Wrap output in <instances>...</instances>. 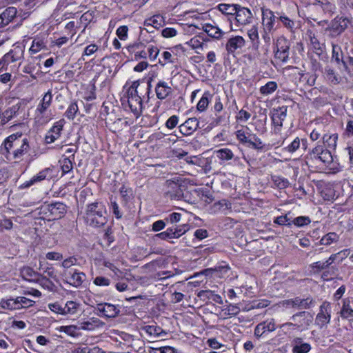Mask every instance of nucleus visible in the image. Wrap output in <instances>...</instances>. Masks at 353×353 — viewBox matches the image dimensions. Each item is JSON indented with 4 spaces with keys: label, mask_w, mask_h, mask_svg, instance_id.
Here are the masks:
<instances>
[{
    "label": "nucleus",
    "mask_w": 353,
    "mask_h": 353,
    "mask_svg": "<svg viewBox=\"0 0 353 353\" xmlns=\"http://www.w3.org/2000/svg\"><path fill=\"white\" fill-rule=\"evenodd\" d=\"M21 132L10 135L4 141V146L1 148L3 154H12L14 159H20L28 152L30 145L26 138H22Z\"/></svg>",
    "instance_id": "f257e3e1"
},
{
    "label": "nucleus",
    "mask_w": 353,
    "mask_h": 353,
    "mask_svg": "<svg viewBox=\"0 0 353 353\" xmlns=\"http://www.w3.org/2000/svg\"><path fill=\"white\" fill-rule=\"evenodd\" d=\"M106 209L101 202H94L87 205L85 220L92 227L99 228L107 223Z\"/></svg>",
    "instance_id": "f03ea898"
},
{
    "label": "nucleus",
    "mask_w": 353,
    "mask_h": 353,
    "mask_svg": "<svg viewBox=\"0 0 353 353\" xmlns=\"http://www.w3.org/2000/svg\"><path fill=\"white\" fill-rule=\"evenodd\" d=\"M305 161L309 166L319 163L330 165L333 162V157L330 150L325 149L322 145L318 143L307 154Z\"/></svg>",
    "instance_id": "7ed1b4c3"
},
{
    "label": "nucleus",
    "mask_w": 353,
    "mask_h": 353,
    "mask_svg": "<svg viewBox=\"0 0 353 353\" xmlns=\"http://www.w3.org/2000/svg\"><path fill=\"white\" fill-rule=\"evenodd\" d=\"M290 319L292 322L283 323L280 325V327L283 330H289L292 327L293 330H303L306 329L312 321V316L305 311L293 314Z\"/></svg>",
    "instance_id": "20e7f679"
},
{
    "label": "nucleus",
    "mask_w": 353,
    "mask_h": 353,
    "mask_svg": "<svg viewBox=\"0 0 353 353\" xmlns=\"http://www.w3.org/2000/svg\"><path fill=\"white\" fill-rule=\"evenodd\" d=\"M236 137L237 140L246 147L261 151L265 149V145L254 134L247 133L243 130H239L236 132Z\"/></svg>",
    "instance_id": "39448f33"
},
{
    "label": "nucleus",
    "mask_w": 353,
    "mask_h": 353,
    "mask_svg": "<svg viewBox=\"0 0 353 353\" xmlns=\"http://www.w3.org/2000/svg\"><path fill=\"white\" fill-rule=\"evenodd\" d=\"M349 23L350 20L347 17L336 16L330 21L325 31L328 32L330 38H336L347 28Z\"/></svg>",
    "instance_id": "423d86ee"
},
{
    "label": "nucleus",
    "mask_w": 353,
    "mask_h": 353,
    "mask_svg": "<svg viewBox=\"0 0 353 353\" xmlns=\"http://www.w3.org/2000/svg\"><path fill=\"white\" fill-rule=\"evenodd\" d=\"M315 300L311 296H307L305 298L296 296L293 299H289L283 301V306L287 308H293L301 310L309 309L314 305Z\"/></svg>",
    "instance_id": "0eeeda50"
},
{
    "label": "nucleus",
    "mask_w": 353,
    "mask_h": 353,
    "mask_svg": "<svg viewBox=\"0 0 353 353\" xmlns=\"http://www.w3.org/2000/svg\"><path fill=\"white\" fill-rule=\"evenodd\" d=\"M164 194L171 200H180L183 196L182 185L179 181L167 180L164 185Z\"/></svg>",
    "instance_id": "6e6552de"
},
{
    "label": "nucleus",
    "mask_w": 353,
    "mask_h": 353,
    "mask_svg": "<svg viewBox=\"0 0 353 353\" xmlns=\"http://www.w3.org/2000/svg\"><path fill=\"white\" fill-rule=\"evenodd\" d=\"M331 307L328 302H323L320 306L319 312L317 314L315 323L320 327L323 328L327 325L331 319Z\"/></svg>",
    "instance_id": "1a4fd4ad"
},
{
    "label": "nucleus",
    "mask_w": 353,
    "mask_h": 353,
    "mask_svg": "<svg viewBox=\"0 0 353 353\" xmlns=\"http://www.w3.org/2000/svg\"><path fill=\"white\" fill-rule=\"evenodd\" d=\"M63 276L67 279L70 285L78 288L81 285L85 279V274L76 269L65 270Z\"/></svg>",
    "instance_id": "9d476101"
},
{
    "label": "nucleus",
    "mask_w": 353,
    "mask_h": 353,
    "mask_svg": "<svg viewBox=\"0 0 353 353\" xmlns=\"http://www.w3.org/2000/svg\"><path fill=\"white\" fill-rule=\"evenodd\" d=\"M253 14L250 9L239 5L234 19L239 25L245 26L252 21Z\"/></svg>",
    "instance_id": "9b49d317"
},
{
    "label": "nucleus",
    "mask_w": 353,
    "mask_h": 353,
    "mask_svg": "<svg viewBox=\"0 0 353 353\" xmlns=\"http://www.w3.org/2000/svg\"><path fill=\"white\" fill-rule=\"evenodd\" d=\"M290 45L285 39L278 40L276 43V51L274 57L281 61L285 63L288 61L290 54Z\"/></svg>",
    "instance_id": "f8f14e48"
},
{
    "label": "nucleus",
    "mask_w": 353,
    "mask_h": 353,
    "mask_svg": "<svg viewBox=\"0 0 353 353\" xmlns=\"http://www.w3.org/2000/svg\"><path fill=\"white\" fill-rule=\"evenodd\" d=\"M63 128V120L56 122L54 125L48 131L45 141L46 143H54L60 137Z\"/></svg>",
    "instance_id": "ddd939ff"
},
{
    "label": "nucleus",
    "mask_w": 353,
    "mask_h": 353,
    "mask_svg": "<svg viewBox=\"0 0 353 353\" xmlns=\"http://www.w3.org/2000/svg\"><path fill=\"white\" fill-rule=\"evenodd\" d=\"M97 309L106 318H114L120 312V309L118 306L108 303L97 304Z\"/></svg>",
    "instance_id": "4468645a"
},
{
    "label": "nucleus",
    "mask_w": 353,
    "mask_h": 353,
    "mask_svg": "<svg viewBox=\"0 0 353 353\" xmlns=\"http://www.w3.org/2000/svg\"><path fill=\"white\" fill-rule=\"evenodd\" d=\"M275 329L276 324L274 320L273 319L270 320H266L263 322L259 323L256 326L254 329V336L259 339L267 332H271L274 331Z\"/></svg>",
    "instance_id": "2eb2a0df"
},
{
    "label": "nucleus",
    "mask_w": 353,
    "mask_h": 353,
    "mask_svg": "<svg viewBox=\"0 0 353 353\" xmlns=\"http://www.w3.org/2000/svg\"><path fill=\"white\" fill-rule=\"evenodd\" d=\"M274 12L268 8H262V23L264 26V30L268 32H272L274 29L276 19H278Z\"/></svg>",
    "instance_id": "dca6fc26"
},
{
    "label": "nucleus",
    "mask_w": 353,
    "mask_h": 353,
    "mask_svg": "<svg viewBox=\"0 0 353 353\" xmlns=\"http://www.w3.org/2000/svg\"><path fill=\"white\" fill-rule=\"evenodd\" d=\"M332 61H334L336 63L339 65V68L340 66L342 65L344 70L348 71L349 68L347 62L345 61L343 59V54L341 46H339L338 44L332 43Z\"/></svg>",
    "instance_id": "f3484780"
},
{
    "label": "nucleus",
    "mask_w": 353,
    "mask_h": 353,
    "mask_svg": "<svg viewBox=\"0 0 353 353\" xmlns=\"http://www.w3.org/2000/svg\"><path fill=\"white\" fill-rule=\"evenodd\" d=\"M199 122L196 118H189L179 125V131L184 136L191 135L199 128Z\"/></svg>",
    "instance_id": "a211bd4d"
},
{
    "label": "nucleus",
    "mask_w": 353,
    "mask_h": 353,
    "mask_svg": "<svg viewBox=\"0 0 353 353\" xmlns=\"http://www.w3.org/2000/svg\"><path fill=\"white\" fill-rule=\"evenodd\" d=\"M154 90L157 99L160 100L165 99L173 92V89L164 81H159Z\"/></svg>",
    "instance_id": "6ab92c4d"
},
{
    "label": "nucleus",
    "mask_w": 353,
    "mask_h": 353,
    "mask_svg": "<svg viewBox=\"0 0 353 353\" xmlns=\"http://www.w3.org/2000/svg\"><path fill=\"white\" fill-rule=\"evenodd\" d=\"M287 106H281L277 108H274L271 115V119L274 125L282 127L283 122L287 117Z\"/></svg>",
    "instance_id": "aec40b11"
},
{
    "label": "nucleus",
    "mask_w": 353,
    "mask_h": 353,
    "mask_svg": "<svg viewBox=\"0 0 353 353\" xmlns=\"http://www.w3.org/2000/svg\"><path fill=\"white\" fill-rule=\"evenodd\" d=\"M128 103L131 111L136 115L141 113L143 109V101L138 94H128Z\"/></svg>",
    "instance_id": "412c9836"
},
{
    "label": "nucleus",
    "mask_w": 353,
    "mask_h": 353,
    "mask_svg": "<svg viewBox=\"0 0 353 353\" xmlns=\"http://www.w3.org/2000/svg\"><path fill=\"white\" fill-rule=\"evenodd\" d=\"M292 353H307L311 350L310 344L303 341L302 338L295 337L291 341Z\"/></svg>",
    "instance_id": "4be33fe9"
},
{
    "label": "nucleus",
    "mask_w": 353,
    "mask_h": 353,
    "mask_svg": "<svg viewBox=\"0 0 353 353\" xmlns=\"http://www.w3.org/2000/svg\"><path fill=\"white\" fill-rule=\"evenodd\" d=\"M245 39L241 36H236L228 39L225 48L228 53H234L245 46Z\"/></svg>",
    "instance_id": "5701e85b"
},
{
    "label": "nucleus",
    "mask_w": 353,
    "mask_h": 353,
    "mask_svg": "<svg viewBox=\"0 0 353 353\" xmlns=\"http://www.w3.org/2000/svg\"><path fill=\"white\" fill-rule=\"evenodd\" d=\"M50 172V170L49 168H46L41 170L38 174L34 175L31 179H30L29 181H26L23 184H21L19 188L21 189L30 188L35 183L44 180L47 177Z\"/></svg>",
    "instance_id": "b1692460"
},
{
    "label": "nucleus",
    "mask_w": 353,
    "mask_h": 353,
    "mask_svg": "<svg viewBox=\"0 0 353 353\" xmlns=\"http://www.w3.org/2000/svg\"><path fill=\"white\" fill-rule=\"evenodd\" d=\"M52 100V91L48 90L43 96L41 103L37 108V112L41 114L45 113L47 109L50 106Z\"/></svg>",
    "instance_id": "393cba45"
},
{
    "label": "nucleus",
    "mask_w": 353,
    "mask_h": 353,
    "mask_svg": "<svg viewBox=\"0 0 353 353\" xmlns=\"http://www.w3.org/2000/svg\"><path fill=\"white\" fill-rule=\"evenodd\" d=\"M338 134L334 133L332 134H325L323 137V146L325 149L329 150H335L337 144Z\"/></svg>",
    "instance_id": "a878e982"
},
{
    "label": "nucleus",
    "mask_w": 353,
    "mask_h": 353,
    "mask_svg": "<svg viewBox=\"0 0 353 353\" xmlns=\"http://www.w3.org/2000/svg\"><path fill=\"white\" fill-rule=\"evenodd\" d=\"M49 211L55 218H61L66 212V205L63 203L56 202L49 205Z\"/></svg>",
    "instance_id": "bb28decb"
},
{
    "label": "nucleus",
    "mask_w": 353,
    "mask_h": 353,
    "mask_svg": "<svg viewBox=\"0 0 353 353\" xmlns=\"http://www.w3.org/2000/svg\"><path fill=\"white\" fill-rule=\"evenodd\" d=\"M342 308L340 311L341 316L343 319H353V308L352 307L350 299H344Z\"/></svg>",
    "instance_id": "cd10ccee"
},
{
    "label": "nucleus",
    "mask_w": 353,
    "mask_h": 353,
    "mask_svg": "<svg viewBox=\"0 0 353 353\" xmlns=\"http://www.w3.org/2000/svg\"><path fill=\"white\" fill-rule=\"evenodd\" d=\"M203 28L204 32H205L208 36L212 38L219 39L223 34V32L221 30V29L210 23L205 24Z\"/></svg>",
    "instance_id": "c85d7f7f"
},
{
    "label": "nucleus",
    "mask_w": 353,
    "mask_h": 353,
    "mask_svg": "<svg viewBox=\"0 0 353 353\" xmlns=\"http://www.w3.org/2000/svg\"><path fill=\"white\" fill-rule=\"evenodd\" d=\"M164 23V20L162 16L157 14L147 19L144 21V26H152L158 29L161 27Z\"/></svg>",
    "instance_id": "c756f323"
},
{
    "label": "nucleus",
    "mask_w": 353,
    "mask_h": 353,
    "mask_svg": "<svg viewBox=\"0 0 353 353\" xmlns=\"http://www.w3.org/2000/svg\"><path fill=\"white\" fill-rule=\"evenodd\" d=\"M239 4L221 3L218 6L219 10L225 14L235 16Z\"/></svg>",
    "instance_id": "7c9ffc66"
},
{
    "label": "nucleus",
    "mask_w": 353,
    "mask_h": 353,
    "mask_svg": "<svg viewBox=\"0 0 353 353\" xmlns=\"http://www.w3.org/2000/svg\"><path fill=\"white\" fill-rule=\"evenodd\" d=\"M214 153L216 154L217 158L223 161H230L234 157V153L229 148H221L215 150Z\"/></svg>",
    "instance_id": "2f4dec72"
},
{
    "label": "nucleus",
    "mask_w": 353,
    "mask_h": 353,
    "mask_svg": "<svg viewBox=\"0 0 353 353\" xmlns=\"http://www.w3.org/2000/svg\"><path fill=\"white\" fill-rule=\"evenodd\" d=\"M277 83L275 81H269L265 85L260 88V93L263 95L272 94L277 89Z\"/></svg>",
    "instance_id": "473e14b6"
},
{
    "label": "nucleus",
    "mask_w": 353,
    "mask_h": 353,
    "mask_svg": "<svg viewBox=\"0 0 353 353\" xmlns=\"http://www.w3.org/2000/svg\"><path fill=\"white\" fill-rule=\"evenodd\" d=\"M339 238V236L336 233L329 232L321 238L320 244L324 245H330L332 243L337 242Z\"/></svg>",
    "instance_id": "72a5a7b5"
},
{
    "label": "nucleus",
    "mask_w": 353,
    "mask_h": 353,
    "mask_svg": "<svg viewBox=\"0 0 353 353\" xmlns=\"http://www.w3.org/2000/svg\"><path fill=\"white\" fill-rule=\"evenodd\" d=\"M248 35L252 43V46L255 48L259 47V38L258 28L256 26H252L248 31Z\"/></svg>",
    "instance_id": "f704fd0d"
},
{
    "label": "nucleus",
    "mask_w": 353,
    "mask_h": 353,
    "mask_svg": "<svg viewBox=\"0 0 353 353\" xmlns=\"http://www.w3.org/2000/svg\"><path fill=\"white\" fill-rule=\"evenodd\" d=\"M22 272H23V274L24 275H26L27 276H29L30 278L36 277L37 276H41L42 281H44L45 283H48L50 284L51 285H53L52 282L50 281L49 280V279H48L46 276L41 275L38 272H37L34 270H33V269L31 268H24Z\"/></svg>",
    "instance_id": "c9c22d12"
},
{
    "label": "nucleus",
    "mask_w": 353,
    "mask_h": 353,
    "mask_svg": "<svg viewBox=\"0 0 353 353\" xmlns=\"http://www.w3.org/2000/svg\"><path fill=\"white\" fill-rule=\"evenodd\" d=\"M326 78L333 84H338L340 82V78L336 74L334 69L330 66L325 68L324 72Z\"/></svg>",
    "instance_id": "e433bc0d"
},
{
    "label": "nucleus",
    "mask_w": 353,
    "mask_h": 353,
    "mask_svg": "<svg viewBox=\"0 0 353 353\" xmlns=\"http://www.w3.org/2000/svg\"><path fill=\"white\" fill-rule=\"evenodd\" d=\"M1 307L8 310H19V305L17 301V298L10 299L8 300H2L0 303Z\"/></svg>",
    "instance_id": "4c0bfd02"
},
{
    "label": "nucleus",
    "mask_w": 353,
    "mask_h": 353,
    "mask_svg": "<svg viewBox=\"0 0 353 353\" xmlns=\"http://www.w3.org/2000/svg\"><path fill=\"white\" fill-rule=\"evenodd\" d=\"M6 23L9 24L17 14V9L14 7L8 8L3 13L1 14Z\"/></svg>",
    "instance_id": "58836bf2"
},
{
    "label": "nucleus",
    "mask_w": 353,
    "mask_h": 353,
    "mask_svg": "<svg viewBox=\"0 0 353 353\" xmlns=\"http://www.w3.org/2000/svg\"><path fill=\"white\" fill-rule=\"evenodd\" d=\"M310 41L313 49V52L317 55L320 56L323 53V49L317 37L313 34L312 36H310Z\"/></svg>",
    "instance_id": "ea45409f"
},
{
    "label": "nucleus",
    "mask_w": 353,
    "mask_h": 353,
    "mask_svg": "<svg viewBox=\"0 0 353 353\" xmlns=\"http://www.w3.org/2000/svg\"><path fill=\"white\" fill-rule=\"evenodd\" d=\"M79 112V108L77 102L74 101L70 104L65 112V116L69 120H73Z\"/></svg>",
    "instance_id": "a19ab883"
},
{
    "label": "nucleus",
    "mask_w": 353,
    "mask_h": 353,
    "mask_svg": "<svg viewBox=\"0 0 353 353\" xmlns=\"http://www.w3.org/2000/svg\"><path fill=\"white\" fill-rule=\"evenodd\" d=\"M210 97V94L209 92H205L199 101L197 103L196 108L200 112H203L206 110L208 106L210 100L209 97Z\"/></svg>",
    "instance_id": "79ce46f5"
},
{
    "label": "nucleus",
    "mask_w": 353,
    "mask_h": 353,
    "mask_svg": "<svg viewBox=\"0 0 353 353\" xmlns=\"http://www.w3.org/2000/svg\"><path fill=\"white\" fill-rule=\"evenodd\" d=\"M79 303L74 301H68L65 306L63 307V315L65 314H73L77 312L79 307Z\"/></svg>",
    "instance_id": "37998d69"
},
{
    "label": "nucleus",
    "mask_w": 353,
    "mask_h": 353,
    "mask_svg": "<svg viewBox=\"0 0 353 353\" xmlns=\"http://www.w3.org/2000/svg\"><path fill=\"white\" fill-rule=\"evenodd\" d=\"M204 38L203 36H198L194 37L192 38L189 42H188V44L193 49H199V48H203V46L205 45Z\"/></svg>",
    "instance_id": "c03bdc74"
},
{
    "label": "nucleus",
    "mask_w": 353,
    "mask_h": 353,
    "mask_svg": "<svg viewBox=\"0 0 353 353\" xmlns=\"http://www.w3.org/2000/svg\"><path fill=\"white\" fill-rule=\"evenodd\" d=\"M311 223V219L309 216H300L296 218H294L292 223L295 225L297 227H303L305 225H307Z\"/></svg>",
    "instance_id": "a18cd8bd"
},
{
    "label": "nucleus",
    "mask_w": 353,
    "mask_h": 353,
    "mask_svg": "<svg viewBox=\"0 0 353 353\" xmlns=\"http://www.w3.org/2000/svg\"><path fill=\"white\" fill-rule=\"evenodd\" d=\"M278 19H279L282 22L283 25L286 28L290 30L291 32L294 31V26H295V23L294 21L291 20L290 18H288V17H286L285 15H280Z\"/></svg>",
    "instance_id": "49530a36"
},
{
    "label": "nucleus",
    "mask_w": 353,
    "mask_h": 353,
    "mask_svg": "<svg viewBox=\"0 0 353 353\" xmlns=\"http://www.w3.org/2000/svg\"><path fill=\"white\" fill-rule=\"evenodd\" d=\"M188 230L189 228L187 225H183L175 228H172V236L174 239H178L184 234Z\"/></svg>",
    "instance_id": "de8ad7c7"
},
{
    "label": "nucleus",
    "mask_w": 353,
    "mask_h": 353,
    "mask_svg": "<svg viewBox=\"0 0 353 353\" xmlns=\"http://www.w3.org/2000/svg\"><path fill=\"white\" fill-rule=\"evenodd\" d=\"M300 146H301V140L299 137H296L291 142L290 144H289L284 149L290 153H293V152H296L300 148Z\"/></svg>",
    "instance_id": "09e8293b"
},
{
    "label": "nucleus",
    "mask_w": 353,
    "mask_h": 353,
    "mask_svg": "<svg viewBox=\"0 0 353 353\" xmlns=\"http://www.w3.org/2000/svg\"><path fill=\"white\" fill-rule=\"evenodd\" d=\"M17 301L19 305V309L22 307H29L34 303V301L32 300H30L26 297L23 296H18Z\"/></svg>",
    "instance_id": "8fccbe9b"
},
{
    "label": "nucleus",
    "mask_w": 353,
    "mask_h": 353,
    "mask_svg": "<svg viewBox=\"0 0 353 353\" xmlns=\"http://www.w3.org/2000/svg\"><path fill=\"white\" fill-rule=\"evenodd\" d=\"M72 159H70V157L65 158L63 160V164L61 165L63 172L64 174L68 173L70 171L72 170Z\"/></svg>",
    "instance_id": "3c124183"
},
{
    "label": "nucleus",
    "mask_w": 353,
    "mask_h": 353,
    "mask_svg": "<svg viewBox=\"0 0 353 353\" xmlns=\"http://www.w3.org/2000/svg\"><path fill=\"white\" fill-rule=\"evenodd\" d=\"M229 205H230V203H228V202L225 200H221L214 203V205L212 207V210L214 212H217L219 210H221L223 207H225V209H228L229 208Z\"/></svg>",
    "instance_id": "603ef678"
},
{
    "label": "nucleus",
    "mask_w": 353,
    "mask_h": 353,
    "mask_svg": "<svg viewBox=\"0 0 353 353\" xmlns=\"http://www.w3.org/2000/svg\"><path fill=\"white\" fill-rule=\"evenodd\" d=\"M77 327L75 325L61 326L59 330L71 336L77 335Z\"/></svg>",
    "instance_id": "864d4df0"
},
{
    "label": "nucleus",
    "mask_w": 353,
    "mask_h": 353,
    "mask_svg": "<svg viewBox=\"0 0 353 353\" xmlns=\"http://www.w3.org/2000/svg\"><path fill=\"white\" fill-rule=\"evenodd\" d=\"M214 294V292L211 290H201L198 292L197 296L200 298L203 301H208L211 300L212 298V295Z\"/></svg>",
    "instance_id": "5fc2aeb1"
},
{
    "label": "nucleus",
    "mask_w": 353,
    "mask_h": 353,
    "mask_svg": "<svg viewBox=\"0 0 353 353\" xmlns=\"http://www.w3.org/2000/svg\"><path fill=\"white\" fill-rule=\"evenodd\" d=\"M155 237H158L162 240L165 241L174 239L172 236V228H169L165 231L157 234Z\"/></svg>",
    "instance_id": "6e6d98bb"
},
{
    "label": "nucleus",
    "mask_w": 353,
    "mask_h": 353,
    "mask_svg": "<svg viewBox=\"0 0 353 353\" xmlns=\"http://www.w3.org/2000/svg\"><path fill=\"white\" fill-rule=\"evenodd\" d=\"M290 218L285 214L276 217L274 222L280 225H287L290 227L292 225V222H290Z\"/></svg>",
    "instance_id": "4d7b16f0"
},
{
    "label": "nucleus",
    "mask_w": 353,
    "mask_h": 353,
    "mask_svg": "<svg viewBox=\"0 0 353 353\" xmlns=\"http://www.w3.org/2000/svg\"><path fill=\"white\" fill-rule=\"evenodd\" d=\"M251 114L246 110H241L236 116V119L238 121L245 122L250 119Z\"/></svg>",
    "instance_id": "13d9d810"
},
{
    "label": "nucleus",
    "mask_w": 353,
    "mask_h": 353,
    "mask_svg": "<svg viewBox=\"0 0 353 353\" xmlns=\"http://www.w3.org/2000/svg\"><path fill=\"white\" fill-rule=\"evenodd\" d=\"M93 18H94L93 12L88 11L81 15V17L80 18V21L81 23H85V28H86L87 26L92 21Z\"/></svg>",
    "instance_id": "bf43d9fd"
},
{
    "label": "nucleus",
    "mask_w": 353,
    "mask_h": 353,
    "mask_svg": "<svg viewBox=\"0 0 353 353\" xmlns=\"http://www.w3.org/2000/svg\"><path fill=\"white\" fill-rule=\"evenodd\" d=\"M147 52L150 59L151 61H154L159 53V50L154 46H149Z\"/></svg>",
    "instance_id": "052dcab7"
},
{
    "label": "nucleus",
    "mask_w": 353,
    "mask_h": 353,
    "mask_svg": "<svg viewBox=\"0 0 353 353\" xmlns=\"http://www.w3.org/2000/svg\"><path fill=\"white\" fill-rule=\"evenodd\" d=\"M77 261V259L76 257L74 256H70L66 259H65L62 263H61V266L65 269V270H71L72 268H70L71 266L74 265L76 264Z\"/></svg>",
    "instance_id": "680f3d73"
},
{
    "label": "nucleus",
    "mask_w": 353,
    "mask_h": 353,
    "mask_svg": "<svg viewBox=\"0 0 353 353\" xmlns=\"http://www.w3.org/2000/svg\"><path fill=\"white\" fill-rule=\"evenodd\" d=\"M329 261H325V262H320L317 261L315 263H313L311 265V267L313 270H316V272H320L323 270H325L329 267Z\"/></svg>",
    "instance_id": "e2e57ef3"
},
{
    "label": "nucleus",
    "mask_w": 353,
    "mask_h": 353,
    "mask_svg": "<svg viewBox=\"0 0 353 353\" xmlns=\"http://www.w3.org/2000/svg\"><path fill=\"white\" fill-rule=\"evenodd\" d=\"M93 283L98 286H108L110 284V280L103 276H97Z\"/></svg>",
    "instance_id": "0e129e2a"
},
{
    "label": "nucleus",
    "mask_w": 353,
    "mask_h": 353,
    "mask_svg": "<svg viewBox=\"0 0 353 353\" xmlns=\"http://www.w3.org/2000/svg\"><path fill=\"white\" fill-rule=\"evenodd\" d=\"M128 28L126 26H120L117 30V35L121 40H125L128 37Z\"/></svg>",
    "instance_id": "69168bd1"
},
{
    "label": "nucleus",
    "mask_w": 353,
    "mask_h": 353,
    "mask_svg": "<svg viewBox=\"0 0 353 353\" xmlns=\"http://www.w3.org/2000/svg\"><path fill=\"white\" fill-rule=\"evenodd\" d=\"M13 227L12 221L7 218H5L0 221V229L10 230Z\"/></svg>",
    "instance_id": "338daca9"
},
{
    "label": "nucleus",
    "mask_w": 353,
    "mask_h": 353,
    "mask_svg": "<svg viewBox=\"0 0 353 353\" xmlns=\"http://www.w3.org/2000/svg\"><path fill=\"white\" fill-rule=\"evenodd\" d=\"M176 30L173 28H165L161 31V35L165 38H170L176 36Z\"/></svg>",
    "instance_id": "774afa93"
}]
</instances>
